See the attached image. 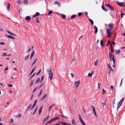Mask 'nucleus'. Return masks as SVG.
I'll use <instances>...</instances> for the list:
<instances>
[{
	"instance_id": "aec40b11",
	"label": "nucleus",
	"mask_w": 125,
	"mask_h": 125,
	"mask_svg": "<svg viewBox=\"0 0 125 125\" xmlns=\"http://www.w3.org/2000/svg\"><path fill=\"white\" fill-rule=\"evenodd\" d=\"M15 117L19 118L21 116V115L19 113L18 115H15Z\"/></svg>"
},
{
	"instance_id": "4c0bfd02",
	"label": "nucleus",
	"mask_w": 125,
	"mask_h": 125,
	"mask_svg": "<svg viewBox=\"0 0 125 125\" xmlns=\"http://www.w3.org/2000/svg\"><path fill=\"white\" fill-rule=\"evenodd\" d=\"M37 109H38V107H37V106L36 108H35L34 111L33 112V113H32V115H34L36 113L37 110Z\"/></svg>"
},
{
	"instance_id": "e2e57ef3",
	"label": "nucleus",
	"mask_w": 125,
	"mask_h": 125,
	"mask_svg": "<svg viewBox=\"0 0 125 125\" xmlns=\"http://www.w3.org/2000/svg\"><path fill=\"white\" fill-rule=\"evenodd\" d=\"M5 44V43L3 42H0V45H4Z\"/></svg>"
},
{
	"instance_id": "69168bd1",
	"label": "nucleus",
	"mask_w": 125,
	"mask_h": 125,
	"mask_svg": "<svg viewBox=\"0 0 125 125\" xmlns=\"http://www.w3.org/2000/svg\"><path fill=\"white\" fill-rule=\"evenodd\" d=\"M7 84L8 85V86L9 87H11L12 86V84H9L8 83Z\"/></svg>"
},
{
	"instance_id": "c03bdc74",
	"label": "nucleus",
	"mask_w": 125,
	"mask_h": 125,
	"mask_svg": "<svg viewBox=\"0 0 125 125\" xmlns=\"http://www.w3.org/2000/svg\"><path fill=\"white\" fill-rule=\"evenodd\" d=\"M120 12H121V17L122 18L123 16L124 15V13H122V11H121Z\"/></svg>"
},
{
	"instance_id": "5fc2aeb1",
	"label": "nucleus",
	"mask_w": 125,
	"mask_h": 125,
	"mask_svg": "<svg viewBox=\"0 0 125 125\" xmlns=\"http://www.w3.org/2000/svg\"><path fill=\"white\" fill-rule=\"evenodd\" d=\"M37 60L38 59L37 58L35 59L33 63L35 64L36 63V62Z\"/></svg>"
},
{
	"instance_id": "1a4fd4ad",
	"label": "nucleus",
	"mask_w": 125,
	"mask_h": 125,
	"mask_svg": "<svg viewBox=\"0 0 125 125\" xmlns=\"http://www.w3.org/2000/svg\"><path fill=\"white\" fill-rule=\"evenodd\" d=\"M60 123L62 125H71V124L67 123L62 122H60Z\"/></svg>"
},
{
	"instance_id": "72a5a7b5",
	"label": "nucleus",
	"mask_w": 125,
	"mask_h": 125,
	"mask_svg": "<svg viewBox=\"0 0 125 125\" xmlns=\"http://www.w3.org/2000/svg\"><path fill=\"white\" fill-rule=\"evenodd\" d=\"M100 43L102 47H103L104 45L103 44V41L102 40H101L100 42Z\"/></svg>"
},
{
	"instance_id": "f704fd0d",
	"label": "nucleus",
	"mask_w": 125,
	"mask_h": 125,
	"mask_svg": "<svg viewBox=\"0 0 125 125\" xmlns=\"http://www.w3.org/2000/svg\"><path fill=\"white\" fill-rule=\"evenodd\" d=\"M42 89L41 90L40 93L38 95V97L40 96L41 95L42 92Z\"/></svg>"
},
{
	"instance_id": "0e129e2a",
	"label": "nucleus",
	"mask_w": 125,
	"mask_h": 125,
	"mask_svg": "<svg viewBox=\"0 0 125 125\" xmlns=\"http://www.w3.org/2000/svg\"><path fill=\"white\" fill-rule=\"evenodd\" d=\"M113 62L114 64H113V67H115V61Z\"/></svg>"
},
{
	"instance_id": "a878e982",
	"label": "nucleus",
	"mask_w": 125,
	"mask_h": 125,
	"mask_svg": "<svg viewBox=\"0 0 125 125\" xmlns=\"http://www.w3.org/2000/svg\"><path fill=\"white\" fill-rule=\"evenodd\" d=\"M36 73H34L33 74H32V75L31 76V77H30V78L29 79V80L30 81L31 79L33 78V76L35 75Z\"/></svg>"
},
{
	"instance_id": "7c9ffc66",
	"label": "nucleus",
	"mask_w": 125,
	"mask_h": 125,
	"mask_svg": "<svg viewBox=\"0 0 125 125\" xmlns=\"http://www.w3.org/2000/svg\"><path fill=\"white\" fill-rule=\"evenodd\" d=\"M47 94L46 93V94H45L44 95V96H43V97L42 98V99H41L40 100H43V99L46 97V96H47Z\"/></svg>"
},
{
	"instance_id": "6e6552de",
	"label": "nucleus",
	"mask_w": 125,
	"mask_h": 125,
	"mask_svg": "<svg viewBox=\"0 0 125 125\" xmlns=\"http://www.w3.org/2000/svg\"><path fill=\"white\" fill-rule=\"evenodd\" d=\"M106 5L107 7H109L112 10H114V8L112 6H111V4H106Z\"/></svg>"
},
{
	"instance_id": "e433bc0d",
	"label": "nucleus",
	"mask_w": 125,
	"mask_h": 125,
	"mask_svg": "<svg viewBox=\"0 0 125 125\" xmlns=\"http://www.w3.org/2000/svg\"><path fill=\"white\" fill-rule=\"evenodd\" d=\"M52 122L51 119L50 120L48 121L47 123L45 125H46L48 124H49L50 123H51Z\"/></svg>"
},
{
	"instance_id": "9b49d317",
	"label": "nucleus",
	"mask_w": 125,
	"mask_h": 125,
	"mask_svg": "<svg viewBox=\"0 0 125 125\" xmlns=\"http://www.w3.org/2000/svg\"><path fill=\"white\" fill-rule=\"evenodd\" d=\"M43 107V105H42L41 106V107H40V108L39 110V115H40L41 114V113L42 112V109Z\"/></svg>"
},
{
	"instance_id": "8fccbe9b",
	"label": "nucleus",
	"mask_w": 125,
	"mask_h": 125,
	"mask_svg": "<svg viewBox=\"0 0 125 125\" xmlns=\"http://www.w3.org/2000/svg\"><path fill=\"white\" fill-rule=\"evenodd\" d=\"M111 52H109V53H110V54H113V53L114 52V49H111Z\"/></svg>"
},
{
	"instance_id": "4d7b16f0",
	"label": "nucleus",
	"mask_w": 125,
	"mask_h": 125,
	"mask_svg": "<svg viewBox=\"0 0 125 125\" xmlns=\"http://www.w3.org/2000/svg\"><path fill=\"white\" fill-rule=\"evenodd\" d=\"M44 75H43V76H42V78H41V80L40 81V82H41L42 81V80L43 79V78H44Z\"/></svg>"
},
{
	"instance_id": "49530a36",
	"label": "nucleus",
	"mask_w": 125,
	"mask_h": 125,
	"mask_svg": "<svg viewBox=\"0 0 125 125\" xmlns=\"http://www.w3.org/2000/svg\"><path fill=\"white\" fill-rule=\"evenodd\" d=\"M9 123H12L13 122V120L12 119H11L9 121Z\"/></svg>"
},
{
	"instance_id": "c85d7f7f",
	"label": "nucleus",
	"mask_w": 125,
	"mask_h": 125,
	"mask_svg": "<svg viewBox=\"0 0 125 125\" xmlns=\"http://www.w3.org/2000/svg\"><path fill=\"white\" fill-rule=\"evenodd\" d=\"M23 3L26 5H27L28 4V0H24L23 2Z\"/></svg>"
},
{
	"instance_id": "4be33fe9",
	"label": "nucleus",
	"mask_w": 125,
	"mask_h": 125,
	"mask_svg": "<svg viewBox=\"0 0 125 125\" xmlns=\"http://www.w3.org/2000/svg\"><path fill=\"white\" fill-rule=\"evenodd\" d=\"M108 67L109 68V70H111L112 71H113V70H112V67L110 66V64H108Z\"/></svg>"
},
{
	"instance_id": "338daca9",
	"label": "nucleus",
	"mask_w": 125,
	"mask_h": 125,
	"mask_svg": "<svg viewBox=\"0 0 125 125\" xmlns=\"http://www.w3.org/2000/svg\"><path fill=\"white\" fill-rule=\"evenodd\" d=\"M48 119H47V118H45L44 119V120L43 121V122H44V121H46Z\"/></svg>"
},
{
	"instance_id": "de8ad7c7",
	"label": "nucleus",
	"mask_w": 125,
	"mask_h": 125,
	"mask_svg": "<svg viewBox=\"0 0 125 125\" xmlns=\"http://www.w3.org/2000/svg\"><path fill=\"white\" fill-rule=\"evenodd\" d=\"M92 74H91V73H89L88 75V77H92Z\"/></svg>"
},
{
	"instance_id": "c756f323",
	"label": "nucleus",
	"mask_w": 125,
	"mask_h": 125,
	"mask_svg": "<svg viewBox=\"0 0 125 125\" xmlns=\"http://www.w3.org/2000/svg\"><path fill=\"white\" fill-rule=\"evenodd\" d=\"M31 104H30L29 105L28 107L27 108L26 110V112H27L28 110L30 108V107L31 106Z\"/></svg>"
},
{
	"instance_id": "f3484780",
	"label": "nucleus",
	"mask_w": 125,
	"mask_h": 125,
	"mask_svg": "<svg viewBox=\"0 0 125 125\" xmlns=\"http://www.w3.org/2000/svg\"><path fill=\"white\" fill-rule=\"evenodd\" d=\"M40 15V14L38 12H37L36 13H35V15H34L33 16V17H36V16H39V15Z\"/></svg>"
},
{
	"instance_id": "774afa93",
	"label": "nucleus",
	"mask_w": 125,
	"mask_h": 125,
	"mask_svg": "<svg viewBox=\"0 0 125 125\" xmlns=\"http://www.w3.org/2000/svg\"><path fill=\"white\" fill-rule=\"evenodd\" d=\"M71 75L72 78H73L74 77V75L72 73H71Z\"/></svg>"
},
{
	"instance_id": "2eb2a0df",
	"label": "nucleus",
	"mask_w": 125,
	"mask_h": 125,
	"mask_svg": "<svg viewBox=\"0 0 125 125\" xmlns=\"http://www.w3.org/2000/svg\"><path fill=\"white\" fill-rule=\"evenodd\" d=\"M34 52H35L34 51H33L32 52L30 57V59H31L32 58L33 56L34 53Z\"/></svg>"
},
{
	"instance_id": "ddd939ff",
	"label": "nucleus",
	"mask_w": 125,
	"mask_h": 125,
	"mask_svg": "<svg viewBox=\"0 0 125 125\" xmlns=\"http://www.w3.org/2000/svg\"><path fill=\"white\" fill-rule=\"evenodd\" d=\"M54 5H57L59 6H60L61 5V4L59 2L57 1H55L54 3Z\"/></svg>"
},
{
	"instance_id": "13d9d810",
	"label": "nucleus",
	"mask_w": 125,
	"mask_h": 125,
	"mask_svg": "<svg viewBox=\"0 0 125 125\" xmlns=\"http://www.w3.org/2000/svg\"><path fill=\"white\" fill-rule=\"evenodd\" d=\"M82 15V13L81 12H79L78 13V15L79 16H81Z\"/></svg>"
},
{
	"instance_id": "20e7f679",
	"label": "nucleus",
	"mask_w": 125,
	"mask_h": 125,
	"mask_svg": "<svg viewBox=\"0 0 125 125\" xmlns=\"http://www.w3.org/2000/svg\"><path fill=\"white\" fill-rule=\"evenodd\" d=\"M79 116V120L81 123L83 125H86L85 123L83 122V119L81 117L80 114H78Z\"/></svg>"
},
{
	"instance_id": "f03ea898",
	"label": "nucleus",
	"mask_w": 125,
	"mask_h": 125,
	"mask_svg": "<svg viewBox=\"0 0 125 125\" xmlns=\"http://www.w3.org/2000/svg\"><path fill=\"white\" fill-rule=\"evenodd\" d=\"M124 98H122L117 104V110H118L119 107L121 106L123 101L124 100Z\"/></svg>"
},
{
	"instance_id": "a19ab883",
	"label": "nucleus",
	"mask_w": 125,
	"mask_h": 125,
	"mask_svg": "<svg viewBox=\"0 0 125 125\" xmlns=\"http://www.w3.org/2000/svg\"><path fill=\"white\" fill-rule=\"evenodd\" d=\"M41 71V69L39 70V71L36 73V75H38L40 73Z\"/></svg>"
},
{
	"instance_id": "9d476101",
	"label": "nucleus",
	"mask_w": 125,
	"mask_h": 125,
	"mask_svg": "<svg viewBox=\"0 0 125 125\" xmlns=\"http://www.w3.org/2000/svg\"><path fill=\"white\" fill-rule=\"evenodd\" d=\"M6 37H8L9 38H10L13 39H15V38L13 36H11V35H6Z\"/></svg>"
},
{
	"instance_id": "680f3d73",
	"label": "nucleus",
	"mask_w": 125,
	"mask_h": 125,
	"mask_svg": "<svg viewBox=\"0 0 125 125\" xmlns=\"http://www.w3.org/2000/svg\"><path fill=\"white\" fill-rule=\"evenodd\" d=\"M98 88H100V86L101 84L100 83H98Z\"/></svg>"
},
{
	"instance_id": "bf43d9fd",
	"label": "nucleus",
	"mask_w": 125,
	"mask_h": 125,
	"mask_svg": "<svg viewBox=\"0 0 125 125\" xmlns=\"http://www.w3.org/2000/svg\"><path fill=\"white\" fill-rule=\"evenodd\" d=\"M37 101V100L36 99L34 101V102L33 104H34V105H36Z\"/></svg>"
},
{
	"instance_id": "423d86ee",
	"label": "nucleus",
	"mask_w": 125,
	"mask_h": 125,
	"mask_svg": "<svg viewBox=\"0 0 125 125\" xmlns=\"http://www.w3.org/2000/svg\"><path fill=\"white\" fill-rule=\"evenodd\" d=\"M49 77L50 78V80H51L53 78V74L52 72L49 73Z\"/></svg>"
},
{
	"instance_id": "dca6fc26",
	"label": "nucleus",
	"mask_w": 125,
	"mask_h": 125,
	"mask_svg": "<svg viewBox=\"0 0 125 125\" xmlns=\"http://www.w3.org/2000/svg\"><path fill=\"white\" fill-rule=\"evenodd\" d=\"M94 28L95 29V31H94V33L95 34H96L97 32L98 31V29L96 26H94Z\"/></svg>"
},
{
	"instance_id": "bb28decb",
	"label": "nucleus",
	"mask_w": 125,
	"mask_h": 125,
	"mask_svg": "<svg viewBox=\"0 0 125 125\" xmlns=\"http://www.w3.org/2000/svg\"><path fill=\"white\" fill-rule=\"evenodd\" d=\"M47 71L48 73H50L52 72L51 71V69L50 68H48L47 70Z\"/></svg>"
},
{
	"instance_id": "09e8293b",
	"label": "nucleus",
	"mask_w": 125,
	"mask_h": 125,
	"mask_svg": "<svg viewBox=\"0 0 125 125\" xmlns=\"http://www.w3.org/2000/svg\"><path fill=\"white\" fill-rule=\"evenodd\" d=\"M62 117L66 119H67L68 118L66 116H64L63 115H62Z\"/></svg>"
},
{
	"instance_id": "412c9836",
	"label": "nucleus",
	"mask_w": 125,
	"mask_h": 125,
	"mask_svg": "<svg viewBox=\"0 0 125 125\" xmlns=\"http://www.w3.org/2000/svg\"><path fill=\"white\" fill-rule=\"evenodd\" d=\"M75 121L74 119L73 118L72 119V124L73 125H75Z\"/></svg>"
},
{
	"instance_id": "79ce46f5",
	"label": "nucleus",
	"mask_w": 125,
	"mask_h": 125,
	"mask_svg": "<svg viewBox=\"0 0 125 125\" xmlns=\"http://www.w3.org/2000/svg\"><path fill=\"white\" fill-rule=\"evenodd\" d=\"M35 106V105H34V104H33V105H32V106H31V108H30V109L31 110H32L34 108Z\"/></svg>"
},
{
	"instance_id": "473e14b6",
	"label": "nucleus",
	"mask_w": 125,
	"mask_h": 125,
	"mask_svg": "<svg viewBox=\"0 0 125 125\" xmlns=\"http://www.w3.org/2000/svg\"><path fill=\"white\" fill-rule=\"evenodd\" d=\"M16 3L19 4H21L22 3L21 2L20 0H17Z\"/></svg>"
},
{
	"instance_id": "f8f14e48",
	"label": "nucleus",
	"mask_w": 125,
	"mask_h": 125,
	"mask_svg": "<svg viewBox=\"0 0 125 125\" xmlns=\"http://www.w3.org/2000/svg\"><path fill=\"white\" fill-rule=\"evenodd\" d=\"M26 20L27 21H29L31 20V18L30 16H27L25 17Z\"/></svg>"
},
{
	"instance_id": "f257e3e1",
	"label": "nucleus",
	"mask_w": 125,
	"mask_h": 125,
	"mask_svg": "<svg viewBox=\"0 0 125 125\" xmlns=\"http://www.w3.org/2000/svg\"><path fill=\"white\" fill-rule=\"evenodd\" d=\"M108 26L110 27V29L109 28L107 29V33L108 34V37H110L111 34V30L113 28V23L109 24Z\"/></svg>"
},
{
	"instance_id": "864d4df0",
	"label": "nucleus",
	"mask_w": 125,
	"mask_h": 125,
	"mask_svg": "<svg viewBox=\"0 0 125 125\" xmlns=\"http://www.w3.org/2000/svg\"><path fill=\"white\" fill-rule=\"evenodd\" d=\"M37 88H38V87H37L35 88L34 89V90L33 91V92H32L33 93H34L36 91V90H37Z\"/></svg>"
},
{
	"instance_id": "7ed1b4c3",
	"label": "nucleus",
	"mask_w": 125,
	"mask_h": 125,
	"mask_svg": "<svg viewBox=\"0 0 125 125\" xmlns=\"http://www.w3.org/2000/svg\"><path fill=\"white\" fill-rule=\"evenodd\" d=\"M109 57L111 61L112 60L113 62L115 61L114 56L113 54H110V53H109Z\"/></svg>"
},
{
	"instance_id": "6e6d98bb",
	"label": "nucleus",
	"mask_w": 125,
	"mask_h": 125,
	"mask_svg": "<svg viewBox=\"0 0 125 125\" xmlns=\"http://www.w3.org/2000/svg\"><path fill=\"white\" fill-rule=\"evenodd\" d=\"M7 54L6 53H3V54L2 55V56H7Z\"/></svg>"
},
{
	"instance_id": "ea45409f",
	"label": "nucleus",
	"mask_w": 125,
	"mask_h": 125,
	"mask_svg": "<svg viewBox=\"0 0 125 125\" xmlns=\"http://www.w3.org/2000/svg\"><path fill=\"white\" fill-rule=\"evenodd\" d=\"M34 81L33 80H31V83L30 84V85L31 86H32L33 83Z\"/></svg>"
},
{
	"instance_id": "a211bd4d",
	"label": "nucleus",
	"mask_w": 125,
	"mask_h": 125,
	"mask_svg": "<svg viewBox=\"0 0 125 125\" xmlns=\"http://www.w3.org/2000/svg\"><path fill=\"white\" fill-rule=\"evenodd\" d=\"M6 31L9 34H10L11 35H12L14 36H16V35L15 34H14L13 33H11L10 31H9L8 30H6Z\"/></svg>"
},
{
	"instance_id": "cd10ccee",
	"label": "nucleus",
	"mask_w": 125,
	"mask_h": 125,
	"mask_svg": "<svg viewBox=\"0 0 125 125\" xmlns=\"http://www.w3.org/2000/svg\"><path fill=\"white\" fill-rule=\"evenodd\" d=\"M61 16L62 17V18L63 19H65L66 16L65 15L63 14H61Z\"/></svg>"
},
{
	"instance_id": "6ab92c4d",
	"label": "nucleus",
	"mask_w": 125,
	"mask_h": 125,
	"mask_svg": "<svg viewBox=\"0 0 125 125\" xmlns=\"http://www.w3.org/2000/svg\"><path fill=\"white\" fill-rule=\"evenodd\" d=\"M88 20L89 21L91 22V24L92 25H93L94 24V22L93 21L90 19H89Z\"/></svg>"
},
{
	"instance_id": "39448f33",
	"label": "nucleus",
	"mask_w": 125,
	"mask_h": 125,
	"mask_svg": "<svg viewBox=\"0 0 125 125\" xmlns=\"http://www.w3.org/2000/svg\"><path fill=\"white\" fill-rule=\"evenodd\" d=\"M116 3L118 6H120L124 7L125 6V4L123 2H120L118 1H117Z\"/></svg>"
},
{
	"instance_id": "393cba45",
	"label": "nucleus",
	"mask_w": 125,
	"mask_h": 125,
	"mask_svg": "<svg viewBox=\"0 0 125 125\" xmlns=\"http://www.w3.org/2000/svg\"><path fill=\"white\" fill-rule=\"evenodd\" d=\"M115 53L116 54H119L120 52V51L119 49L118 50H115Z\"/></svg>"
},
{
	"instance_id": "37998d69",
	"label": "nucleus",
	"mask_w": 125,
	"mask_h": 125,
	"mask_svg": "<svg viewBox=\"0 0 125 125\" xmlns=\"http://www.w3.org/2000/svg\"><path fill=\"white\" fill-rule=\"evenodd\" d=\"M55 105V104H53L52 105H51L49 108V111H50L52 107H53L54 105Z\"/></svg>"
},
{
	"instance_id": "4468645a",
	"label": "nucleus",
	"mask_w": 125,
	"mask_h": 125,
	"mask_svg": "<svg viewBox=\"0 0 125 125\" xmlns=\"http://www.w3.org/2000/svg\"><path fill=\"white\" fill-rule=\"evenodd\" d=\"M59 119V117L57 116L56 117L52 119H51L52 121H55L56 120H57Z\"/></svg>"
},
{
	"instance_id": "0eeeda50",
	"label": "nucleus",
	"mask_w": 125,
	"mask_h": 125,
	"mask_svg": "<svg viewBox=\"0 0 125 125\" xmlns=\"http://www.w3.org/2000/svg\"><path fill=\"white\" fill-rule=\"evenodd\" d=\"M80 83V80H79L75 82L74 83L75 84V86L77 88L78 87L79 85V84Z\"/></svg>"
},
{
	"instance_id": "5701e85b",
	"label": "nucleus",
	"mask_w": 125,
	"mask_h": 125,
	"mask_svg": "<svg viewBox=\"0 0 125 125\" xmlns=\"http://www.w3.org/2000/svg\"><path fill=\"white\" fill-rule=\"evenodd\" d=\"M10 3H8V5H7V9L8 10V11L9 10L10 8Z\"/></svg>"
},
{
	"instance_id": "3c124183",
	"label": "nucleus",
	"mask_w": 125,
	"mask_h": 125,
	"mask_svg": "<svg viewBox=\"0 0 125 125\" xmlns=\"http://www.w3.org/2000/svg\"><path fill=\"white\" fill-rule=\"evenodd\" d=\"M106 93V91L104 89H103V93L102 94H105Z\"/></svg>"
},
{
	"instance_id": "a18cd8bd",
	"label": "nucleus",
	"mask_w": 125,
	"mask_h": 125,
	"mask_svg": "<svg viewBox=\"0 0 125 125\" xmlns=\"http://www.w3.org/2000/svg\"><path fill=\"white\" fill-rule=\"evenodd\" d=\"M75 16H76L75 15H73L71 17V18L72 19H74Z\"/></svg>"
},
{
	"instance_id": "58836bf2",
	"label": "nucleus",
	"mask_w": 125,
	"mask_h": 125,
	"mask_svg": "<svg viewBox=\"0 0 125 125\" xmlns=\"http://www.w3.org/2000/svg\"><path fill=\"white\" fill-rule=\"evenodd\" d=\"M29 55V54L25 58V61L26 60L28 59Z\"/></svg>"
},
{
	"instance_id": "b1692460",
	"label": "nucleus",
	"mask_w": 125,
	"mask_h": 125,
	"mask_svg": "<svg viewBox=\"0 0 125 125\" xmlns=\"http://www.w3.org/2000/svg\"><path fill=\"white\" fill-rule=\"evenodd\" d=\"M40 79V77H39L37 79V80L35 82V83L36 84L37 83H39Z\"/></svg>"
},
{
	"instance_id": "603ef678",
	"label": "nucleus",
	"mask_w": 125,
	"mask_h": 125,
	"mask_svg": "<svg viewBox=\"0 0 125 125\" xmlns=\"http://www.w3.org/2000/svg\"><path fill=\"white\" fill-rule=\"evenodd\" d=\"M52 11H49V12L48 13V14L49 15H50L52 14Z\"/></svg>"
},
{
	"instance_id": "c9c22d12",
	"label": "nucleus",
	"mask_w": 125,
	"mask_h": 125,
	"mask_svg": "<svg viewBox=\"0 0 125 125\" xmlns=\"http://www.w3.org/2000/svg\"><path fill=\"white\" fill-rule=\"evenodd\" d=\"M115 100V99H114V101H113L112 103V106H113V108H114V105L115 104V102L114 101Z\"/></svg>"
},
{
	"instance_id": "052dcab7",
	"label": "nucleus",
	"mask_w": 125,
	"mask_h": 125,
	"mask_svg": "<svg viewBox=\"0 0 125 125\" xmlns=\"http://www.w3.org/2000/svg\"><path fill=\"white\" fill-rule=\"evenodd\" d=\"M38 18H37L36 21V22L38 23H39L40 22L38 20Z\"/></svg>"
},
{
	"instance_id": "2f4dec72",
	"label": "nucleus",
	"mask_w": 125,
	"mask_h": 125,
	"mask_svg": "<svg viewBox=\"0 0 125 125\" xmlns=\"http://www.w3.org/2000/svg\"><path fill=\"white\" fill-rule=\"evenodd\" d=\"M102 9L105 11H107V9L105 8L104 7L103 5L102 6Z\"/></svg>"
}]
</instances>
